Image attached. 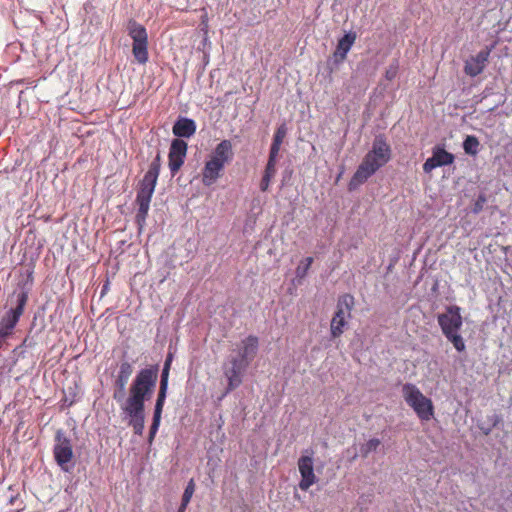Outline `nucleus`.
I'll return each mask as SVG.
<instances>
[{"mask_svg":"<svg viewBox=\"0 0 512 512\" xmlns=\"http://www.w3.org/2000/svg\"><path fill=\"white\" fill-rule=\"evenodd\" d=\"M158 372V365H151L139 370L129 387V394L124 406H132L134 410H141L142 407H145V401L149 400L154 392Z\"/></svg>","mask_w":512,"mask_h":512,"instance_id":"2","label":"nucleus"},{"mask_svg":"<svg viewBox=\"0 0 512 512\" xmlns=\"http://www.w3.org/2000/svg\"><path fill=\"white\" fill-rule=\"evenodd\" d=\"M164 404H165V402L156 400L155 407H154L153 422H152V425L150 427V432H149V442L150 443L153 441V439L159 429Z\"/></svg>","mask_w":512,"mask_h":512,"instance_id":"22","label":"nucleus"},{"mask_svg":"<svg viewBox=\"0 0 512 512\" xmlns=\"http://www.w3.org/2000/svg\"><path fill=\"white\" fill-rule=\"evenodd\" d=\"M144 408L142 407L141 410H134L132 406H123V411L130 416V425L133 427L134 433L137 435H142L144 430Z\"/></svg>","mask_w":512,"mask_h":512,"instance_id":"21","label":"nucleus"},{"mask_svg":"<svg viewBox=\"0 0 512 512\" xmlns=\"http://www.w3.org/2000/svg\"><path fill=\"white\" fill-rule=\"evenodd\" d=\"M402 395L405 402L413 409L421 421H429L434 417L432 400L426 397L416 385L412 383L404 384Z\"/></svg>","mask_w":512,"mask_h":512,"instance_id":"4","label":"nucleus"},{"mask_svg":"<svg viewBox=\"0 0 512 512\" xmlns=\"http://www.w3.org/2000/svg\"><path fill=\"white\" fill-rule=\"evenodd\" d=\"M298 469L301 475V480L298 484L299 488L302 491H307L317 481V477L314 473L312 456L302 455L298 459Z\"/></svg>","mask_w":512,"mask_h":512,"instance_id":"13","label":"nucleus"},{"mask_svg":"<svg viewBox=\"0 0 512 512\" xmlns=\"http://www.w3.org/2000/svg\"><path fill=\"white\" fill-rule=\"evenodd\" d=\"M491 49H484L477 53L475 56H471L466 60L464 66V72L471 77H476L481 74L488 62Z\"/></svg>","mask_w":512,"mask_h":512,"instance_id":"15","label":"nucleus"},{"mask_svg":"<svg viewBox=\"0 0 512 512\" xmlns=\"http://www.w3.org/2000/svg\"><path fill=\"white\" fill-rule=\"evenodd\" d=\"M313 261H314L313 257H306L300 261L299 265L297 266V268L295 270L297 279L302 280L307 276L308 271H309Z\"/></svg>","mask_w":512,"mask_h":512,"instance_id":"25","label":"nucleus"},{"mask_svg":"<svg viewBox=\"0 0 512 512\" xmlns=\"http://www.w3.org/2000/svg\"><path fill=\"white\" fill-rule=\"evenodd\" d=\"M455 160L452 153L446 151L441 146H435L432 151V156L428 158L423 164V171L431 173L437 167L451 165Z\"/></svg>","mask_w":512,"mask_h":512,"instance_id":"14","label":"nucleus"},{"mask_svg":"<svg viewBox=\"0 0 512 512\" xmlns=\"http://www.w3.org/2000/svg\"><path fill=\"white\" fill-rule=\"evenodd\" d=\"M270 183H271V180L270 179H267V178H264L262 177L261 181H260V190L262 192H265L268 190L269 186H270Z\"/></svg>","mask_w":512,"mask_h":512,"instance_id":"33","label":"nucleus"},{"mask_svg":"<svg viewBox=\"0 0 512 512\" xmlns=\"http://www.w3.org/2000/svg\"><path fill=\"white\" fill-rule=\"evenodd\" d=\"M258 345V338L254 335H249L241 341L238 354L234 355V357H239V359H242L249 365L257 354Z\"/></svg>","mask_w":512,"mask_h":512,"instance_id":"18","label":"nucleus"},{"mask_svg":"<svg viewBox=\"0 0 512 512\" xmlns=\"http://www.w3.org/2000/svg\"><path fill=\"white\" fill-rule=\"evenodd\" d=\"M276 174V168L265 167L263 177L272 180Z\"/></svg>","mask_w":512,"mask_h":512,"instance_id":"31","label":"nucleus"},{"mask_svg":"<svg viewBox=\"0 0 512 512\" xmlns=\"http://www.w3.org/2000/svg\"><path fill=\"white\" fill-rule=\"evenodd\" d=\"M194 492H195V482L193 479H190V481L188 482V484L184 490V493L182 495L181 503H183L184 505H188L189 502L191 501V498H192Z\"/></svg>","mask_w":512,"mask_h":512,"instance_id":"28","label":"nucleus"},{"mask_svg":"<svg viewBox=\"0 0 512 512\" xmlns=\"http://www.w3.org/2000/svg\"><path fill=\"white\" fill-rule=\"evenodd\" d=\"M480 142L474 135H468L463 142V149L466 154L476 156L479 152Z\"/></svg>","mask_w":512,"mask_h":512,"instance_id":"23","label":"nucleus"},{"mask_svg":"<svg viewBox=\"0 0 512 512\" xmlns=\"http://www.w3.org/2000/svg\"><path fill=\"white\" fill-rule=\"evenodd\" d=\"M437 320L444 335L459 332L463 324L460 307L457 305L447 307L446 312L439 314Z\"/></svg>","mask_w":512,"mask_h":512,"instance_id":"10","label":"nucleus"},{"mask_svg":"<svg viewBox=\"0 0 512 512\" xmlns=\"http://www.w3.org/2000/svg\"><path fill=\"white\" fill-rule=\"evenodd\" d=\"M445 337L453 344L457 351L462 352L465 350V342L459 332L445 335Z\"/></svg>","mask_w":512,"mask_h":512,"instance_id":"27","label":"nucleus"},{"mask_svg":"<svg viewBox=\"0 0 512 512\" xmlns=\"http://www.w3.org/2000/svg\"><path fill=\"white\" fill-rule=\"evenodd\" d=\"M381 441L377 438H372L368 440L362 447H361V455L362 457L366 458L371 452H375L378 447L380 446Z\"/></svg>","mask_w":512,"mask_h":512,"instance_id":"26","label":"nucleus"},{"mask_svg":"<svg viewBox=\"0 0 512 512\" xmlns=\"http://www.w3.org/2000/svg\"><path fill=\"white\" fill-rule=\"evenodd\" d=\"M286 134H287V127H286L285 124H281L277 128V130H276V132L274 134L273 141L282 144L284 138L286 137Z\"/></svg>","mask_w":512,"mask_h":512,"instance_id":"29","label":"nucleus"},{"mask_svg":"<svg viewBox=\"0 0 512 512\" xmlns=\"http://www.w3.org/2000/svg\"><path fill=\"white\" fill-rule=\"evenodd\" d=\"M53 455L56 463L64 472H70L73 468L72 460L74 458L73 446L71 440L59 430L55 436V445Z\"/></svg>","mask_w":512,"mask_h":512,"instance_id":"7","label":"nucleus"},{"mask_svg":"<svg viewBox=\"0 0 512 512\" xmlns=\"http://www.w3.org/2000/svg\"><path fill=\"white\" fill-rule=\"evenodd\" d=\"M5 340H6V337L4 336H0V350L2 349V347L4 346L5 344Z\"/></svg>","mask_w":512,"mask_h":512,"instance_id":"37","label":"nucleus"},{"mask_svg":"<svg viewBox=\"0 0 512 512\" xmlns=\"http://www.w3.org/2000/svg\"><path fill=\"white\" fill-rule=\"evenodd\" d=\"M281 145H282L281 143H277V142L273 141L272 144H271V147H270L269 154L278 156V153L280 151Z\"/></svg>","mask_w":512,"mask_h":512,"instance_id":"32","label":"nucleus"},{"mask_svg":"<svg viewBox=\"0 0 512 512\" xmlns=\"http://www.w3.org/2000/svg\"><path fill=\"white\" fill-rule=\"evenodd\" d=\"M187 149L188 146L184 140L178 138L172 140L168 154V165L172 176H175L184 164Z\"/></svg>","mask_w":512,"mask_h":512,"instance_id":"11","label":"nucleus"},{"mask_svg":"<svg viewBox=\"0 0 512 512\" xmlns=\"http://www.w3.org/2000/svg\"><path fill=\"white\" fill-rule=\"evenodd\" d=\"M188 505L180 504L177 512H185Z\"/></svg>","mask_w":512,"mask_h":512,"instance_id":"36","label":"nucleus"},{"mask_svg":"<svg viewBox=\"0 0 512 512\" xmlns=\"http://www.w3.org/2000/svg\"><path fill=\"white\" fill-rule=\"evenodd\" d=\"M172 132L180 138H189L196 132V123L193 119L180 117L173 125Z\"/></svg>","mask_w":512,"mask_h":512,"instance_id":"20","label":"nucleus"},{"mask_svg":"<svg viewBox=\"0 0 512 512\" xmlns=\"http://www.w3.org/2000/svg\"><path fill=\"white\" fill-rule=\"evenodd\" d=\"M249 365L239 357L230 356L223 364V374L227 379L225 394L235 390L242 384L243 375Z\"/></svg>","mask_w":512,"mask_h":512,"instance_id":"8","label":"nucleus"},{"mask_svg":"<svg viewBox=\"0 0 512 512\" xmlns=\"http://www.w3.org/2000/svg\"><path fill=\"white\" fill-rule=\"evenodd\" d=\"M209 158L222 163L224 166L228 164L233 158V146L231 141L222 140L217 144Z\"/></svg>","mask_w":512,"mask_h":512,"instance_id":"19","label":"nucleus"},{"mask_svg":"<svg viewBox=\"0 0 512 512\" xmlns=\"http://www.w3.org/2000/svg\"><path fill=\"white\" fill-rule=\"evenodd\" d=\"M357 39L356 32L346 33L343 37L338 40L336 48L333 52V59L336 64L344 62L347 58L348 52L351 50Z\"/></svg>","mask_w":512,"mask_h":512,"instance_id":"17","label":"nucleus"},{"mask_svg":"<svg viewBox=\"0 0 512 512\" xmlns=\"http://www.w3.org/2000/svg\"><path fill=\"white\" fill-rule=\"evenodd\" d=\"M161 165V154L158 152L150 163L148 171L145 173L143 179L139 183V189L136 195V203L138 205L136 222L139 227H142L145 224L146 217L150 208L151 199L159 177Z\"/></svg>","mask_w":512,"mask_h":512,"instance_id":"3","label":"nucleus"},{"mask_svg":"<svg viewBox=\"0 0 512 512\" xmlns=\"http://www.w3.org/2000/svg\"><path fill=\"white\" fill-rule=\"evenodd\" d=\"M354 306V297L350 294H344L339 297L336 312L331 320L330 332L333 338L340 337L347 325V320L351 318V312Z\"/></svg>","mask_w":512,"mask_h":512,"instance_id":"6","label":"nucleus"},{"mask_svg":"<svg viewBox=\"0 0 512 512\" xmlns=\"http://www.w3.org/2000/svg\"><path fill=\"white\" fill-rule=\"evenodd\" d=\"M224 168L222 163L208 158L202 169V184L206 187L215 184L222 176Z\"/></svg>","mask_w":512,"mask_h":512,"instance_id":"16","label":"nucleus"},{"mask_svg":"<svg viewBox=\"0 0 512 512\" xmlns=\"http://www.w3.org/2000/svg\"><path fill=\"white\" fill-rule=\"evenodd\" d=\"M169 371L167 369H163L161 373L160 379V387L157 395V401L165 402L168 390V379H169Z\"/></svg>","mask_w":512,"mask_h":512,"instance_id":"24","label":"nucleus"},{"mask_svg":"<svg viewBox=\"0 0 512 512\" xmlns=\"http://www.w3.org/2000/svg\"><path fill=\"white\" fill-rule=\"evenodd\" d=\"M391 159V147L383 136H377L372 144V149L364 156L361 164L353 174L349 182V190L352 191L365 183L381 167Z\"/></svg>","mask_w":512,"mask_h":512,"instance_id":"1","label":"nucleus"},{"mask_svg":"<svg viewBox=\"0 0 512 512\" xmlns=\"http://www.w3.org/2000/svg\"><path fill=\"white\" fill-rule=\"evenodd\" d=\"M27 299V293L21 292L17 297V306L7 311L4 315L0 316V336L7 338L12 335L16 324L24 312Z\"/></svg>","mask_w":512,"mask_h":512,"instance_id":"9","label":"nucleus"},{"mask_svg":"<svg viewBox=\"0 0 512 512\" xmlns=\"http://www.w3.org/2000/svg\"><path fill=\"white\" fill-rule=\"evenodd\" d=\"M398 74V64H391L385 71V78L389 81L393 80Z\"/></svg>","mask_w":512,"mask_h":512,"instance_id":"30","label":"nucleus"},{"mask_svg":"<svg viewBox=\"0 0 512 512\" xmlns=\"http://www.w3.org/2000/svg\"><path fill=\"white\" fill-rule=\"evenodd\" d=\"M276 164H277V156L269 154L266 166L271 167V168H276Z\"/></svg>","mask_w":512,"mask_h":512,"instance_id":"34","label":"nucleus"},{"mask_svg":"<svg viewBox=\"0 0 512 512\" xmlns=\"http://www.w3.org/2000/svg\"><path fill=\"white\" fill-rule=\"evenodd\" d=\"M133 373V366L128 361H123L119 365L118 373L114 380L113 399L117 402L124 400L126 395V386Z\"/></svg>","mask_w":512,"mask_h":512,"instance_id":"12","label":"nucleus"},{"mask_svg":"<svg viewBox=\"0 0 512 512\" xmlns=\"http://www.w3.org/2000/svg\"><path fill=\"white\" fill-rule=\"evenodd\" d=\"M171 362H172V355L169 354L168 357L165 360L163 369L170 370Z\"/></svg>","mask_w":512,"mask_h":512,"instance_id":"35","label":"nucleus"},{"mask_svg":"<svg viewBox=\"0 0 512 512\" xmlns=\"http://www.w3.org/2000/svg\"><path fill=\"white\" fill-rule=\"evenodd\" d=\"M128 35L133 40L132 54L139 64L147 63L148 54V34L146 28L135 19H129L126 25Z\"/></svg>","mask_w":512,"mask_h":512,"instance_id":"5","label":"nucleus"}]
</instances>
